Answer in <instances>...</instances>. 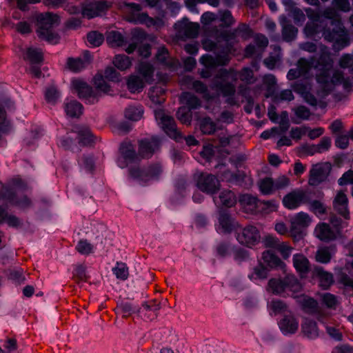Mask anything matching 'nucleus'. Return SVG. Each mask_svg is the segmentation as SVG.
Instances as JSON below:
<instances>
[{
    "instance_id": "f257e3e1",
    "label": "nucleus",
    "mask_w": 353,
    "mask_h": 353,
    "mask_svg": "<svg viewBox=\"0 0 353 353\" xmlns=\"http://www.w3.org/2000/svg\"><path fill=\"white\" fill-rule=\"evenodd\" d=\"M309 61L311 68H314L318 72L316 79L319 86L316 94L309 92L310 86L305 83L296 81L292 85V88L295 92L301 94L310 105L324 108L327 106L326 97L335 86L342 84L343 73L339 70H331L334 61L326 46L321 49L318 60L312 59Z\"/></svg>"
},
{
    "instance_id": "f03ea898",
    "label": "nucleus",
    "mask_w": 353,
    "mask_h": 353,
    "mask_svg": "<svg viewBox=\"0 0 353 353\" xmlns=\"http://www.w3.org/2000/svg\"><path fill=\"white\" fill-rule=\"evenodd\" d=\"M304 11L309 19L304 28L307 37H314L321 33L325 41L333 43L335 51H340L350 44L348 32L341 19L334 18L333 8H325L321 14L311 8H305Z\"/></svg>"
},
{
    "instance_id": "7ed1b4c3",
    "label": "nucleus",
    "mask_w": 353,
    "mask_h": 353,
    "mask_svg": "<svg viewBox=\"0 0 353 353\" xmlns=\"http://www.w3.org/2000/svg\"><path fill=\"white\" fill-rule=\"evenodd\" d=\"M38 37L51 44L59 43L60 37L54 32L53 27L59 23L58 15L51 12L40 13L37 16Z\"/></svg>"
},
{
    "instance_id": "20e7f679",
    "label": "nucleus",
    "mask_w": 353,
    "mask_h": 353,
    "mask_svg": "<svg viewBox=\"0 0 353 353\" xmlns=\"http://www.w3.org/2000/svg\"><path fill=\"white\" fill-rule=\"evenodd\" d=\"M301 285L298 279L292 275L283 279H271L268 281L267 290L276 295H290V293L299 292Z\"/></svg>"
},
{
    "instance_id": "39448f33",
    "label": "nucleus",
    "mask_w": 353,
    "mask_h": 353,
    "mask_svg": "<svg viewBox=\"0 0 353 353\" xmlns=\"http://www.w3.org/2000/svg\"><path fill=\"white\" fill-rule=\"evenodd\" d=\"M230 61V56L228 54L221 53L215 56L204 54L200 58V62L205 66L200 72L202 78L208 79L212 76L211 70L217 65H225Z\"/></svg>"
},
{
    "instance_id": "423d86ee",
    "label": "nucleus",
    "mask_w": 353,
    "mask_h": 353,
    "mask_svg": "<svg viewBox=\"0 0 353 353\" xmlns=\"http://www.w3.org/2000/svg\"><path fill=\"white\" fill-rule=\"evenodd\" d=\"M236 240L244 246L252 248L260 242L261 234L256 226L248 225L237 232Z\"/></svg>"
},
{
    "instance_id": "0eeeda50",
    "label": "nucleus",
    "mask_w": 353,
    "mask_h": 353,
    "mask_svg": "<svg viewBox=\"0 0 353 353\" xmlns=\"http://www.w3.org/2000/svg\"><path fill=\"white\" fill-rule=\"evenodd\" d=\"M196 186L201 192L213 195L220 189L221 184L216 176L201 173L196 177Z\"/></svg>"
},
{
    "instance_id": "6e6552de",
    "label": "nucleus",
    "mask_w": 353,
    "mask_h": 353,
    "mask_svg": "<svg viewBox=\"0 0 353 353\" xmlns=\"http://www.w3.org/2000/svg\"><path fill=\"white\" fill-rule=\"evenodd\" d=\"M156 119L164 132L170 137L179 141L182 138L181 132L178 130L174 119L172 117L166 115L163 112L155 114Z\"/></svg>"
},
{
    "instance_id": "1a4fd4ad",
    "label": "nucleus",
    "mask_w": 353,
    "mask_h": 353,
    "mask_svg": "<svg viewBox=\"0 0 353 353\" xmlns=\"http://www.w3.org/2000/svg\"><path fill=\"white\" fill-rule=\"evenodd\" d=\"M72 86L79 97L85 103L93 104L99 101L100 95L98 92L94 90L86 83L81 80H74Z\"/></svg>"
},
{
    "instance_id": "9d476101",
    "label": "nucleus",
    "mask_w": 353,
    "mask_h": 353,
    "mask_svg": "<svg viewBox=\"0 0 353 353\" xmlns=\"http://www.w3.org/2000/svg\"><path fill=\"white\" fill-rule=\"evenodd\" d=\"M144 37L143 32L134 31L132 34V42L125 49L128 54L132 53L137 49L138 54L143 58H148L151 55V45L149 43L141 44V39Z\"/></svg>"
},
{
    "instance_id": "9b49d317",
    "label": "nucleus",
    "mask_w": 353,
    "mask_h": 353,
    "mask_svg": "<svg viewBox=\"0 0 353 353\" xmlns=\"http://www.w3.org/2000/svg\"><path fill=\"white\" fill-rule=\"evenodd\" d=\"M199 25L188 21L187 18L177 21L174 24L176 37L181 39L195 38L199 33Z\"/></svg>"
},
{
    "instance_id": "f8f14e48",
    "label": "nucleus",
    "mask_w": 353,
    "mask_h": 353,
    "mask_svg": "<svg viewBox=\"0 0 353 353\" xmlns=\"http://www.w3.org/2000/svg\"><path fill=\"white\" fill-rule=\"evenodd\" d=\"M312 222L308 214L300 212L290 219V232L293 237H301L303 230L307 228Z\"/></svg>"
},
{
    "instance_id": "ddd939ff",
    "label": "nucleus",
    "mask_w": 353,
    "mask_h": 353,
    "mask_svg": "<svg viewBox=\"0 0 353 353\" xmlns=\"http://www.w3.org/2000/svg\"><path fill=\"white\" fill-rule=\"evenodd\" d=\"M228 76L226 69H221L212 81L211 87L221 92L224 97L234 95L235 87L231 83H225V78Z\"/></svg>"
},
{
    "instance_id": "4468645a",
    "label": "nucleus",
    "mask_w": 353,
    "mask_h": 353,
    "mask_svg": "<svg viewBox=\"0 0 353 353\" xmlns=\"http://www.w3.org/2000/svg\"><path fill=\"white\" fill-rule=\"evenodd\" d=\"M309 197L306 192L296 190L286 194L283 199V205L289 210H294L302 204L307 203Z\"/></svg>"
},
{
    "instance_id": "2eb2a0df",
    "label": "nucleus",
    "mask_w": 353,
    "mask_h": 353,
    "mask_svg": "<svg viewBox=\"0 0 353 353\" xmlns=\"http://www.w3.org/2000/svg\"><path fill=\"white\" fill-rule=\"evenodd\" d=\"M295 298L304 312L316 315L318 319L321 320V308L314 299L305 294L297 296Z\"/></svg>"
},
{
    "instance_id": "dca6fc26",
    "label": "nucleus",
    "mask_w": 353,
    "mask_h": 353,
    "mask_svg": "<svg viewBox=\"0 0 353 353\" xmlns=\"http://www.w3.org/2000/svg\"><path fill=\"white\" fill-rule=\"evenodd\" d=\"M162 172L161 166L157 163L149 166L147 169L132 171V177L141 181H148L151 179H158Z\"/></svg>"
},
{
    "instance_id": "f3484780",
    "label": "nucleus",
    "mask_w": 353,
    "mask_h": 353,
    "mask_svg": "<svg viewBox=\"0 0 353 353\" xmlns=\"http://www.w3.org/2000/svg\"><path fill=\"white\" fill-rule=\"evenodd\" d=\"M330 170V165L325 164H316L310 170L309 183L316 186L323 182L327 178Z\"/></svg>"
},
{
    "instance_id": "a211bd4d",
    "label": "nucleus",
    "mask_w": 353,
    "mask_h": 353,
    "mask_svg": "<svg viewBox=\"0 0 353 353\" xmlns=\"http://www.w3.org/2000/svg\"><path fill=\"white\" fill-rule=\"evenodd\" d=\"M311 70V63L305 58H301L297 62L296 68H291L288 74V79L292 81L299 77H303L307 79Z\"/></svg>"
},
{
    "instance_id": "6ab92c4d",
    "label": "nucleus",
    "mask_w": 353,
    "mask_h": 353,
    "mask_svg": "<svg viewBox=\"0 0 353 353\" xmlns=\"http://www.w3.org/2000/svg\"><path fill=\"white\" fill-rule=\"evenodd\" d=\"M139 154H150L159 152L161 142L157 137L145 138L139 141Z\"/></svg>"
},
{
    "instance_id": "aec40b11",
    "label": "nucleus",
    "mask_w": 353,
    "mask_h": 353,
    "mask_svg": "<svg viewBox=\"0 0 353 353\" xmlns=\"http://www.w3.org/2000/svg\"><path fill=\"white\" fill-rule=\"evenodd\" d=\"M108 8L105 1H94L87 3L82 10V14L88 19L101 15Z\"/></svg>"
},
{
    "instance_id": "412c9836",
    "label": "nucleus",
    "mask_w": 353,
    "mask_h": 353,
    "mask_svg": "<svg viewBox=\"0 0 353 353\" xmlns=\"http://www.w3.org/2000/svg\"><path fill=\"white\" fill-rule=\"evenodd\" d=\"M278 324L281 332L285 335L294 334L299 327V322L291 312L284 315Z\"/></svg>"
},
{
    "instance_id": "4be33fe9",
    "label": "nucleus",
    "mask_w": 353,
    "mask_h": 353,
    "mask_svg": "<svg viewBox=\"0 0 353 353\" xmlns=\"http://www.w3.org/2000/svg\"><path fill=\"white\" fill-rule=\"evenodd\" d=\"M314 236L322 241L328 242L336 238V232L326 223H319L314 231Z\"/></svg>"
},
{
    "instance_id": "5701e85b",
    "label": "nucleus",
    "mask_w": 353,
    "mask_h": 353,
    "mask_svg": "<svg viewBox=\"0 0 353 353\" xmlns=\"http://www.w3.org/2000/svg\"><path fill=\"white\" fill-rule=\"evenodd\" d=\"M332 141L328 137H323L316 145H303L301 150L303 152L309 153H324L329 150L331 147Z\"/></svg>"
},
{
    "instance_id": "b1692460",
    "label": "nucleus",
    "mask_w": 353,
    "mask_h": 353,
    "mask_svg": "<svg viewBox=\"0 0 353 353\" xmlns=\"http://www.w3.org/2000/svg\"><path fill=\"white\" fill-rule=\"evenodd\" d=\"M280 24L282 27L281 34L283 41L291 42L295 40L297 37L298 29L287 19L285 16L281 17Z\"/></svg>"
},
{
    "instance_id": "393cba45",
    "label": "nucleus",
    "mask_w": 353,
    "mask_h": 353,
    "mask_svg": "<svg viewBox=\"0 0 353 353\" xmlns=\"http://www.w3.org/2000/svg\"><path fill=\"white\" fill-rule=\"evenodd\" d=\"M219 226L217 230L220 232L228 234L235 228V221L231 215L226 211L222 210L219 212L218 218Z\"/></svg>"
},
{
    "instance_id": "a878e982",
    "label": "nucleus",
    "mask_w": 353,
    "mask_h": 353,
    "mask_svg": "<svg viewBox=\"0 0 353 353\" xmlns=\"http://www.w3.org/2000/svg\"><path fill=\"white\" fill-rule=\"evenodd\" d=\"M183 82L190 85V88L193 89L196 92L201 94L203 98L205 99L209 100L212 98V96L210 94L207 85L201 81H194L192 77L187 76L183 79Z\"/></svg>"
},
{
    "instance_id": "bb28decb",
    "label": "nucleus",
    "mask_w": 353,
    "mask_h": 353,
    "mask_svg": "<svg viewBox=\"0 0 353 353\" xmlns=\"http://www.w3.org/2000/svg\"><path fill=\"white\" fill-rule=\"evenodd\" d=\"M142 156H118L117 163L121 168H128L132 176V171L137 170Z\"/></svg>"
},
{
    "instance_id": "cd10ccee",
    "label": "nucleus",
    "mask_w": 353,
    "mask_h": 353,
    "mask_svg": "<svg viewBox=\"0 0 353 353\" xmlns=\"http://www.w3.org/2000/svg\"><path fill=\"white\" fill-rule=\"evenodd\" d=\"M347 196L342 192H338L333 201L334 210L345 219L350 218Z\"/></svg>"
},
{
    "instance_id": "c85d7f7f",
    "label": "nucleus",
    "mask_w": 353,
    "mask_h": 353,
    "mask_svg": "<svg viewBox=\"0 0 353 353\" xmlns=\"http://www.w3.org/2000/svg\"><path fill=\"white\" fill-rule=\"evenodd\" d=\"M216 39L219 41H224L226 43L225 50L227 52L224 53L228 54V52H231L233 46L239 41L238 35L234 29L232 30H223L219 32L216 36Z\"/></svg>"
},
{
    "instance_id": "c756f323",
    "label": "nucleus",
    "mask_w": 353,
    "mask_h": 353,
    "mask_svg": "<svg viewBox=\"0 0 353 353\" xmlns=\"http://www.w3.org/2000/svg\"><path fill=\"white\" fill-rule=\"evenodd\" d=\"M83 107L74 99H66L64 102V110L66 115L71 118H78L83 114Z\"/></svg>"
},
{
    "instance_id": "7c9ffc66",
    "label": "nucleus",
    "mask_w": 353,
    "mask_h": 353,
    "mask_svg": "<svg viewBox=\"0 0 353 353\" xmlns=\"http://www.w3.org/2000/svg\"><path fill=\"white\" fill-rule=\"evenodd\" d=\"M85 59H83L80 57L78 58H69L67 61V65L68 68L74 72H79L85 68V67L89 64L90 59V54L88 51L85 52L84 53Z\"/></svg>"
},
{
    "instance_id": "2f4dec72",
    "label": "nucleus",
    "mask_w": 353,
    "mask_h": 353,
    "mask_svg": "<svg viewBox=\"0 0 353 353\" xmlns=\"http://www.w3.org/2000/svg\"><path fill=\"white\" fill-rule=\"evenodd\" d=\"M221 180L226 181L230 184L242 185L247 176L244 172L237 171L236 172H232L230 170H224L221 174Z\"/></svg>"
},
{
    "instance_id": "473e14b6",
    "label": "nucleus",
    "mask_w": 353,
    "mask_h": 353,
    "mask_svg": "<svg viewBox=\"0 0 353 353\" xmlns=\"http://www.w3.org/2000/svg\"><path fill=\"white\" fill-rule=\"evenodd\" d=\"M293 266L300 274H305L310 270V263L303 254H295L292 257Z\"/></svg>"
},
{
    "instance_id": "72a5a7b5",
    "label": "nucleus",
    "mask_w": 353,
    "mask_h": 353,
    "mask_svg": "<svg viewBox=\"0 0 353 353\" xmlns=\"http://www.w3.org/2000/svg\"><path fill=\"white\" fill-rule=\"evenodd\" d=\"M135 23H144L147 26H154L157 29L161 28L164 26L165 22L163 18L156 17L152 18L147 13H138L137 18L134 20Z\"/></svg>"
},
{
    "instance_id": "f704fd0d",
    "label": "nucleus",
    "mask_w": 353,
    "mask_h": 353,
    "mask_svg": "<svg viewBox=\"0 0 353 353\" xmlns=\"http://www.w3.org/2000/svg\"><path fill=\"white\" fill-rule=\"evenodd\" d=\"M313 274L318 277L319 285L323 289H327L333 283L332 274L325 271L321 267H315L313 270Z\"/></svg>"
},
{
    "instance_id": "c9c22d12",
    "label": "nucleus",
    "mask_w": 353,
    "mask_h": 353,
    "mask_svg": "<svg viewBox=\"0 0 353 353\" xmlns=\"http://www.w3.org/2000/svg\"><path fill=\"white\" fill-rule=\"evenodd\" d=\"M282 59L281 48L279 46H274L272 52L268 57L264 59L263 63L269 70H273L276 65L281 63Z\"/></svg>"
},
{
    "instance_id": "e433bc0d",
    "label": "nucleus",
    "mask_w": 353,
    "mask_h": 353,
    "mask_svg": "<svg viewBox=\"0 0 353 353\" xmlns=\"http://www.w3.org/2000/svg\"><path fill=\"white\" fill-rule=\"evenodd\" d=\"M180 101L189 110L198 109L201 105V100L190 92H183L180 96Z\"/></svg>"
},
{
    "instance_id": "4c0bfd02",
    "label": "nucleus",
    "mask_w": 353,
    "mask_h": 353,
    "mask_svg": "<svg viewBox=\"0 0 353 353\" xmlns=\"http://www.w3.org/2000/svg\"><path fill=\"white\" fill-rule=\"evenodd\" d=\"M239 203L245 210L252 213H256L258 209V203L259 200L250 194H243L239 197Z\"/></svg>"
},
{
    "instance_id": "58836bf2",
    "label": "nucleus",
    "mask_w": 353,
    "mask_h": 353,
    "mask_svg": "<svg viewBox=\"0 0 353 353\" xmlns=\"http://www.w3.org/2000/svg\"><path fill=\"white\" fill-rule=\"evenodd\" d=\"M137 72L144 78L147 83H151L153 81L154 68L152 64L141 61L137 66Z\"/></svg>"
},
{
    "instance_id": "ea45409f",
    "label": "nucleus",
    "mask_w": 353,
    "mask_h": 353,
    "mask_svg": "<svg viewBox=\"0 0 353 353\" xmlns=\"http://www.w3.org/2000/svg\"><path fill=\"white\" fill-rule=\"evenodd\" d=\"M221 204L226 208H232L235 205L237 198L234 192L230 190H222L219 196Z\"/></svg>"
},
{
    "instance_id": "a19ab883",
    "label": "nucleus",
    "mask_w": 353,
    "mask_h": 353,
    "mask_svg": "<svg viewBox=\"0 0 353 353\" xmlns=\"http://www.w3.org/2000/svg\"><path fill=\"white\" fill-rule=\"evenodd\" d=\"M6 223L8 226L18 228L21 223L20 219L13 214H10L7 210L0 206V224Z\"/></svg>"
},
{
    "instance_id": "79ce46f5",
    "label": "nucleus",
    "mask_w": 353,
    "mask_h": 353,
    "mask_svg": "<svg viewBox=\"0 0 353 353\" xmlns=\"http://www.w3.org/2000/svg\"><path fill=\"white\" fill-rule=\"evenodd\" d=\"M24 59L29 61L32 64L40 63L43 59V52L40 48L30 47L26 50Z\"/></svg>"
},
{
    "instance_id": "37998d69",
    "label": "nucleus",
    "mask_w": 353,
    "mask_h": 353,
    "mask_svg": "<svg viewBox=\"0 0 353 353\" xmlns=\"http://www.w3.org/2000/svg\"><path fill=\"white\" fill-rule=\"evenodd\" d=\"M106 41L112 47H121L125 43L123 35L117 31H110L106 35Z\"/></svg>"
},
{
    "instance_id": "c03bdc74",
    "label": "nucleus",
    "mask_w": 353,
    "mask_h": 353,
    "mask_svg": "<svg viewBox=\"0 0 353 353\" xmlns=\"http://www.w3.org/2000/svg\"><path fill=\"white\" fill-rule=\"evenodd\" d=\"M278 206V203L275 200H259V202L258 203V209L256 213L268 214L276 211Z\"/></svg>"
},
{
    "instance_id": "a18cd8bd",
    "label": "nucleus",
    "mask_w": 353,
    "mask_h": 353,
    "mask_svg": "<svg viewBox=\"0 0 353 353\" xmlns=\"http://www.w3.org/2000/svg\"><path fill=\"white\" fill-rule=\"evenodd\" d=\"M262 258L263 261L270 268H279L283 265L281 259L270 250L264 251Z\"/></svg>"
},
{
    "instance_id": "49530a36",
    "label": "nucleus",
    "mask_w": 353,
    "mask_h": 353,
    "mask_svg": "<svg viewBox=\"0 0 353 353\" xmlns=\"http://www.w3.org/2000/svg\"><path fill=\"white\" fill-rule=\"evenodd\" d=\"M302 332L307 337L315 339L319 336V329L316 322L306 319L302 324Z\"/></svg>"
},
{
    "instance_id": "de8ad7c7",
    "label": "nucleus",
    "mask_w": 353,
    "mask_h": 353,
    "mask_svg": "<svg viewBox=\"0 0 353 353\" xmlns=\"http://www.w3.org/2000/svg\"><path fill=\"white\" fill-rule=\"evenodd\" d=\"M143 108L141 105H130L125 110V117L128 120L137 121L141 119Z\"/></svg>"
},
{
    "instance_id": "09e8293b",
    "label": "nucleus",
    "mask_w": 353,
    "mask_h": 353,
    "mask_svg": "<svg viewBox=\"0 0 353 353\" xmlns=\"http://www.w3.org/2000/svg\"><path fill=\"white\" fill-rule=\"evenodd\" d=\"M10 121L6 119V114L4 110V105H0V143L3 144L1 137L3 134L8 133L11 130Z\"/></svg>"
},
{
    "instance_id": "8fccbe9b",
    "label": "nucleus",
    "mask_w": 353,
    "mask_h": 353,
    "mask_svg": "<svg viewBox=\"0 0 353 353\" xmlns=\"http://www.w3.org/2000/svg\"><path fill=\"white\" fill-rule=\"evenodd\" d=\"M127 85L131 92H140L144 87V82L140 77L132 75L128 80Z\"/></svg>"
},
{
    "instance_id": "3c124183",
    "label": "nucleus",
    "mask_w": 353,
    "mask_h": 353,
    "mask_svg": "<svg viewBox=\"0 0 353 353\" xmlns=\"http://www.w3.org/2000/svg\"><path fill=\"white\" fill-rule=\"evenodd\" d=\"M155 57L157 60L160 63L167 65L168 67L172 69H174L175 68V61L168 59V51L164 46L160 47L158 49Z\"/></svg>"
},
{
    "instance_id": "603ef678",
    "label": "nucleus",
    "mask_w": 353,
    "mask_h": 353,
    "mask_svg": "<svg viewBox=\"0 0 353 353\" xmlns=\"http://www.w3.org/2000/svg\"><path fill=\"white\" fill-rule=\"evenodd\" d=\"M259 188L260 192L265 195H269L276 191L274 182L270 177H265L259 182Z\"/></svg>"
},
{
    "instance_id": "864d4df0",
    "label": "nucleus",
    "mask_w": 353,
    "mask_h": 353,
    "mask_svg": "<svg viewBox=\"0 0 353 353\" xmlns=\"http://www.w3.org/2000/svg\"><path fill=\"white\" fill-rule=\"evenodd\" d=\"M8 199L12 205L17 206L21 209L28 208L32 205L30 199L26 195H23L20 198H18L15 195L12 194L8 196Z\"/></svg>"
},
{
    "instance_id": "5fc2aeb1",
    "label": "nucleus",
    "mask_w": 353,
    "mask_h": 353,
    "mask_svg": "<svg viewBox=\"0 0 353 353\" xmlns=\"http://www.w3.org/2000/svg\"><path fill=\"white\" fill-rule=\"evenodd\" d=\"M115 311L117 314H121L123 317L131 315L135 311V307L129 301H121L117 303Z\"/></svg>"
},
{
    "instance_id": "6e6d98bb",
    "label": "nucleus",
    "mask_w": 353,
    "mask_h": 353,
    "mask_svg": "<svg viewBox=\"0 0 353 353\" xmlns=\"http://www.w3.org/2000/svg\"><path fill=\"white\" fill-rule=\"evenodd\" d=\"M114 66L120 70H125L132 65V59L125 54H117L113 60Z\"/></svg>"
},
{
    "instance_id": "4d7b16f0",
    "label": "nucleus",
    "mask_w": 353,
    "mask_h": 353,
    "mask_svg": "<svg viewBox=\"0 0 353 353\" xmlns=\"http://www.w3.org/2000/svg\"><path fill=\"white\" fill-rule=\"evenodd\" d=\"M113 274L118 279L125 281L128 278L129 270L127 265L123 262H117L112 268Z\"/></svg>"
},
{
    "instance_id": "13d9d810",
    "label": "nucleus",
    "mask_w": 353,
    "mask_h": 353,
    "mask_svg": "<svg viewBox=\"0 0 353 353\" xmlns=\"http://www.w3.org/2000/svg\"><path fill=\"white\" fill-rule=\"evenodd\" d=\"M185 2L189 10L194 13H199L196 8L197 3H207L213 7H218L219 5V0H185Z\"/></svg>"
},
{
    "instance_id": "bf43d9fd",
    "label": "nucleus",
    "mask_w": 353,
    "mask_h": 353,
    "mask_svg": "<svg viewBox=\"0 0 353 353\" xmlns=\"http://www.w3.org/2000/svg\"><path fill=\"white\" fill-rule=\"evenodd\" d=\"M200 130L203 134H211L216 131V123L210 118L204 117L200 121Z\"/></svg>"
},
{
    "instance_id": "052dcab7",
    "label": "nucleus",
    "mask_w": 353,
    "mask_h": 353,
    "mask_svg": "<svg viewBox=\"0 0 353 353\" xmlns=\"http://www.w3.org/2000/svg\"><path fill=\"white\" fill-rule=\"evenodd\" d=\"M75 249L81 254L89 255L94 252V246L87 239H81L78 241Z\"/></svg>"
},
{
    "instance_id": "680f3d73",
    "label": "nucleus",
    "mask_w": 353,
    "mask_h": 353,
    "mask_svg": "<svg viewBox=\"0 0 353 353\" xmlns=\"http://www.w3.org/2000/svg\"><path fill=\"white\" fill-rule=\"evenodd\" d=\"M218 19L222 22L223 26L228 28L234 25L236 22L232 12L228 10H221L218 12Z\"/></svg>"
},
{
    "instance_id": "e2e57ef3",
    "label": "nucleus",
    "mask_w": 353,
    "mask_h": 353,
    "mask_svg": "<svg viewBox=\"0 0 353 353\" xmlns=\"http://www.w3.org/2000/svg\"><path fill=\"white\" fill-rule=\"evenodd\" d=\"M268 277V271L261 264L254 267L253 272L248 275V278L252 281L263 280Z\"/></svg>"
},
{
    "instance_id": "0e129e2a",
    "label": "nucleus",
    "mask_w": 353,
    "mask_h": 353,
    "mask_svg": "<svg viewBox=\"0 0 353 353\" xmlns=\"http://www.w3.org/2000/svg\"><path fill=\"white\" fill-rule=\"evenodd\" d=\"M232 250L233 246L229 241H221L216 246V254L221 257L229 256Z\"/></svg>"
},
{
    "instance_id": "69168bd1",
    "label": "nucleus",
    "mask_w": 353,
    "mask_h": 353,
    "mask_svg": "<svg viewBox=\"0 0 353 353\" xmlns=\"http://www.w3.org/2000/svg\"><path fill=\"white\" fill-rule=\"evenodd\" d=\"M78 139L81 144L88 145L92 142L93 136L88 128L83 127L78 132Z\"/></svg>"
},
{
    "instance_id": "338daca9",
    "label": "nucleus",
    "mask_w": 353,
    "mask_h": 353,
    "mask_svg": "<svg viewBox=\"0 0 353 353\" xmlns=\"http://www.w3.org/2000/svg\"><path fill=\"white\" fill-rule=\"evenodd\" d=\"M119 152L120 154H137L136 145L130 140L125 139L120 143Z\"/></svg>"
},
{
    "instance_id": "774afa93",
    "label": "nucleus",
    "mask_w": 353,
    "mask_h": 353,
    "mask_svg": "<svg viewBox=\"0 0 353 353\" xmlns=\"http://www.w3.org/2000/svg\"><path fill=\"white\" fill-rule=\"evenodd\" d=\"M61 94L54 86L48 87L45 92V98L48 103L55 104L60 98Z\"/></svg>"
}]
</instances>
